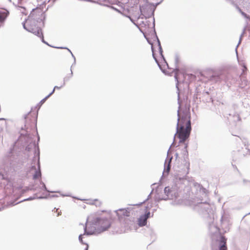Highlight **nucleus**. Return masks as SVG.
I'll return each mask as SVG.
<instances>
[{"instance_id":"20e7f679","label":"nucleus","mask_w":250,"mask_h":250,"mask_svg":"<svg viewBox=\"0 0 250 250\" xmlns=\"http://www.w3.org/2000/svg\"><path fill=\"white\" fill-rule=\"evenodd\" d=\"M164 192L167 197L162 198V200L173 199L178 197L177 190L172 188H170L169 187L165 188Z\"/></svg>"},{"instance_id":"ddd939ff","label":"nucleus","mask_w":250,"mask_h":250,"mask_svg":"<svg viewBox=\"0 0 250 250\" xmlns=\"http://www.w3.org/2000/svg\"><path fill=\"white\" fill-rule=\"evenodd\" d=\"M129 224L130 225L129 229L130 230H133V229H136V224L135 222L133 221H129Z\"/></svg>"},{"instance_id":"f704fd0d","label":"nucleus","mask_w":250,"mask_h":250,"mask_svg":"<svg viewBox=\"0 0 250 250\" xmlns=\"http://www.w3.org/2000/svg\"><path fill=\"white\" fill-rule=\"evenodd\" d=\"M0 210H1V208H0Z\"/></svg>"},{"instance_id":"9b49d317","label":"nucleus","mask_w":250,"mask_h":250,"mask_svg":"<svg viewBox=\"0 0 250 250\" xmlns=\"http://www.w3.org/2000/svg\"><path fill=\"white\" fill-rule=\"evenodd\" d=\"M72 75H73V72H72V70L71 69V74H70V76H69L68 77L67 76V77H65V78H64L63 83L60 86H55L54 88L55 89H59L61 88L62 87H63L65 85V82L66 81H67L69 79V78L72 76Z\"/></svg>"},{"instance_id":"72a5a7b5","label":"nucleus","mask_w":250,"mask_h":250,"mask_svg":"<svg viewBox=\"0 0 250 250\" xmlns=\"http://www.w3.org/2000/svg\"><path fill=\"white\" fill-rule=\"evenodd\" d=\"M87 249H88V247H87V248L84 250H87Z\"/></svg>"},{"instance_id":"473e14b6","label":"nucleus","mask_w":250,"mask_h":250,"mask_svg":"<svg viewBox=\"0 0 250 250\" xmlns=\"http://www.w3.org/2000/svg\"><path fill=\"white\" fill-rule=\"evenodd\" d=\"M48 44H47V45L48 46H50V47H51V45H50L48 43H47Z\"/></svg>"},{"instance_id":"1a4fd4ad","label":"nucleus","mask_w":250,"mask_h":250,"mask_svg":"<svg viewBox=\"0 0 250 250\" xmlns=\"http://www.w3.org/2000/svg\"><path fill=\"white\" fill-rule=\"evenodd\" d=\"M117 215L119 218H122V216H129V208H120L116 211Z\"/></svg>"},{"instance_id":"bb28decb","label":"nucleus","mask_w":250,"mask_h":250,"mask_svg":"<svg viewBox=\"0 0 250 250\" xmlns=\"http://www.w3.org/2000/svg\"><path fill=\"white\" fill-rule=\"evenodd\" d=\"M112 8H113V9H114L115 10H116V11H118V12H119V13H120V12H121L119 10H118V9H116V8H114L113 7H112Z\"/></svg>"},{"instance_id":"f3484780","label":"nucleus","mask_w":250,"mask_h":250,"mask_svg":"<svg viewBox=\"0 0 250 250\" xmlns=\"http://www.w3.org/2000/svg\"><path fill=\"white\" fill-rule=\"evenodd\" d=\"M237 8L238 10V11H239V12L242 14V15H243L245 18H249L248 16H247V15L246 13H245L244 12H243L240 8H239L238 7H237Z\"/></svg>"},{"instance_id":"2f4dec72","label":"nucleus","mask_w":250,"mask_h":250,"mask_svg":"<svg viewBox=\"0 0 250 250\" xmlns=\"http://www.w3.org/2000/svg\"><path fill=\"white\" fill-rule=\"evenodd\" d=\"M57 195H52V197H57Z\"/></svg>"},{"instance_id":"f8f14e48","label":"nucleus","mask_w":250,"mask_h":250,"mask_svg":"<svg viewBox=\"0 0 250 250\" xmlns=\"http://www.w3.org/2000/svg\"><path fill=\"white\" fill-rule=\"evenodd\" d=\"M8 14V11L0 12V22L3 21L7 17Z\"/></svg>"},{"instance_id":"0eeeda50","label":"nucleus","mask_w":250,"mask_h":250,"mask_svg":"<svg viewBox=\"0 0 250 250\" xmlns=\"http://www.w3.org/2000/svg\"><path fill=\"white\" fill-rule=\"evenodd\" d=\"M171 146L169 147L167 153V158L165 161V168L164 172L163 173V175L165 176L167 175L170 170V163L171 161V160L172 159V157H170L169 156V150L170 149Z\"/></svg>"},{"instance_id":"c756f323","label":"nucleus","mask_w":250,"mask_h":250,"mask_svg":"<svg viewBox=\"0 0 250 250\" xmlns=\"http://www.w3.org/2000/svg\"><path fill=\"white\" fill-rule=\"evenodd\" d=\"M2 179H5V177H4L3 175H2Z\"/></svg>"},{"instance_id":"a211bd4d","label":"nucleus","mask_w":250,"mask_h":250,"mask_svg":"<svg viewBox=\"0 0 250 250\" xmlns=\"http://www.w3.org/2000/svg\"><path fill=\"white\" fill-rule=\"evenodd\" d=\"M151 48H152V52H153V57L154 59H155V61L157 63V64H158V65L159 66V67H160V69L163 71V72L164 73H165V71H164V70H163L162 69V67H161V66L159 65V63H158V61H157V60L156 58H155V56H154V53H153V47H151Z\"/></svg>"},{"instance_id":"423d86ee","label":"nucleus","mask_w":250,"mask_h":250,"mask_svg":"<svg viewBox=\"0 0 250 250\" xmlns=\"http://www.w3.org/2000/svg\"><path fill=\"white\" fill-rule=\"evenodd\" d=\"M199 207L204 210L206 211L208 214H211L213 212L214 206L213 205H211L207 202H198Z\"/></svg>"},{"instance_id":"4be33fe9","label":"nucleus","mask_w":250,"mask_h":250,"mask_svg":"<svg viewBox=\"0 0 250 250\" xmlns=\"http://www.w3.org/2000/svg\"><path fill=\"white\" fill-rule=\"evenodd\" d=\"M49 98L48 96H47L46 97H45L44 99H43L41 101V104H42L46 100V99Z\"/></svg>"},{"instance_id":"4468645a","label":"nucleus","mask_w":250,"mask_h":250,"mask_svg":"<svg viewBox=\"0 0 250 250\" xmlns=\"http://www.w3.org/2000/svg\"><path fill=\"white\" fill-rule=\"evenodd\" d=\"M40 188L41 189L46 190L48 192H50L49 191L47 190V188L45 187V184L41 180H40Z\"/></svg>"},{"instance_id":"f03ea898","label":"nucleus","mask_w":250,"mask_h":250,"mask_svg":"<svg viewBox=\"0 0 250 250\" xmlns=\"http://www.w3.org/2000/svg\"><path fill=\"white\" fill-rule=\"evenodd\" d=\"M95 225L97 227V231L96 229L89 230L87 229L86 226H83L84 232L83 234H81L79 236V240L82 244H84L83 242L82 237L83 235H90L96 234L97 232H101L105 231L110 227L111 223L110 220L107 218H97L95 222Z\"/></svg>"},{"instance_id":"9d476101","label":"nucleus","mask_w":250,"mask_h":250,"mask_svg":"<svg viewBox=\"0 0 250 250\" xmlns=\"http://www.w3.org/2000/svg\"><path fill=\"white\" fill-rule=\"evenodd\" d=\"M188 173V172L185 170L183 173L182 176H180L179 174H177L176 175H175L176 182H183L184 181L186 180V177L187 176Z\"/></svg>"},{"instance_id":"c85d7f7f","label":"nucleus","mask_w":250,"mask_h":250,"mask_svg":"<svg viewBox=\"0 0 250 250\" xmlns=\"http://www.w3.org/2000/svg\"><path fill=\"white\" fill-rule=\"evenodd\" d=\"M128 17L129 18V19L132 22H133L132 19L130 17L128 16Z\"/></svg>"},{"instance_id":"412c9836","label":"nucleus","mask_w":250,"mask_h":250,"mask_svg":"<svg viewBox=\"0 0 250 250\" xmlns=\"http://www.w3.org/2000/svg\"><path fill=\"white\" fill-rule=\"evenodd\" d=\"M244 32V30L243 31V33L241 34V36H240V39H239V43H238V45H237L236 48V49H235V50H236V53H237V47H238V45H239V44L240 43V42H241V39H242V36H243V35Z\"/></svg>"},{"instance_id":"5701e85b","label":"nucleus","mask_w":250,"mask_h":250,"mask_svg":"<svg viewBox=\"0 0 250 250\" xmlns=\"http://www.w3.org/2000/svg\"><path fill=\"white\" fill-rule=\"evenodd\" d=\"M179 62V57L177 55L175 56V62L176 63H178Z\"/></svg>"},{"instance_id":"7ed1b4c3","label":"nucleus","mask_w":250,"mask_h":250,"mask_svg":"<svg viewBox=\"0 0 250 250\" xmlns=\"http://www.w3.org/2000/svg\"><path fill=\"white\" fill-rule=\"evenodd\" d=\"M26 23H23V28L29 32H31L40 37L42 39V42L46 44H48L47 42H45L43 39L42 33L41 29L37 25V23L39 22V21L35 20L33 18V16L30 15L28 19L25 21Z\"/></svg>"},{"instance_id":"6e6552de","label":"nucleus","mask_w":250,"mask_h":250,"mask_svg":"<svg viewBox=\"0 0 250 250\" xmlns=\"http://www.w3.org/2000/svg\"><path fill=\"white\" fill-rule=\"evenodd\" d=\"M146 212L145 215L141 216L138 219V225L140 227H143L146 224V221L147 218L149 217L150 215V212L148 211V207L146 208Z\"/></svg>"},{"instance_id":"aec40b11","label":"nucleus","mask_w":250,"mask_h":250,"mask_svg":"<svg viewBox=\"0 0 250 250\" xmlns=\"http://www.w3.org/2000/svg\"><path fill=\"white\" fill-rule=\"evenodd\" d=\"M43 198V197H42V196H40V197L36 196V197H29V198H28L27 199H25L24 200H31L34 199L35 198L42 199Z\"/></svg>"},{"instance_id":"6ab92c4d","label":"nucleus","mask_w":250,"mask_h":250,"mask_svg":"<svg viewBox=\"0 0 250 250\" xmlns=\"http://www.w3.org/2000/svg\"><path fill=\"white\" fill-rule=\"evenodd\" d=\"M58 48H64V49H66L68 50V51L71 53L72 56L74 58V63H75L76 62V60H75V58L74 57V56L73 55V54H72V53L71 52V51L67 48L66 47H64V48H63V47H57Z\"/></svg>"},{"instance_id":"f257e3e1","label":"nucleus","mask_w":250,"mask_h":250,"mask_svg":"<svg viewBox=\"0 0 250 250\" xmlns=\"http://www.w3.org/2000/svg\"><path fill=\"white\" fill-rule=\"evenodd\" d=\"M178 103L180 104L179 101ZM180 108V104L179 109ZM178 119L176 126V134H178L180 142H184L189 137L191 131V123L190 113L187 110L183 112V114L180 115L179 109L177 111Z\"/></svg>"},{"instance_id":"b1692460","label":"nucleus","mask_w":250,"mask_h":250,"mask_svg":"<svg viewBox=\"0 0 250 250\" xmlns=\"http://www.w3.org/2000/svg\"><path fill=\"white\" fill-rule=\"evenodd\" d=\"M55 90V89L54 88L53 90L51 91V92L48 95H47L48 97H49L54 92Z\"/></svg>"},{"instance_id":"39448f33","label":"nucleus","mask_w":250,"mask_h":250,"mask_svg":"<svg viewBox=\"0 0 250 250\" xmlns=\"http://www.w3.org/2000/svg\"><path fill=\"white\" fill-rule=\"evenodd\" d=\"M30 173L33 175V179L36 180L41 177V172L40 169L39 157H37V166H32L30 169Z\"/></svg>"},{"instance_id":"7c9ffc66","label":"nucleus","mask_w":250,"mask_h":250,"mask_svg":"<svg viewBox=\"0 0 250 250\" xmlns=\"http://www.w3.org/2000/svg\"><path fill=\"white\" fill-rule=\"evenodd\" d=\"M143 203H141L140 204H136L135 205H137V206H140Z\"/></svg>"},{"instance_id":"a878e982","label":"nucleus","mask_w":250,"mask_h":250,"mask_svg":"<svg viewBox=\"0 0 250 250\" xmlns=\"http://www.w3.org/2000/svg\"><path fill=\"white\" fill-rule=\"evenodd\" d=\"M246 69H247L246 66L245 65H243V72H244L245 71V70H246Z\"/></svg>"},{"instance_id":"2eb2a0df","label":"nucleus","mask_w":250,"mask_h":250,"mask_svg":"<svg viewBox=\"0 0 250 250\" xmlns=\"http://www.w3.org/2000/svg\"><path fill=\"white\" fill-rule=\"evenodd\" d=\"M158 46H159V53H160V54L161 55V56H162V57L164 58V56L162 54V52H163V51H162V47L161 46V44H160V41L159 40H158Z\"/></svg>"},{"instance_id":"cd10ccee","label":"nucleus","mask_w":250,"mask_h":250,"mask_svg":"<svg viewBox=\"0 0 250 250\" xmlns=\"http://www.w3.org/2000/svg\"><path fill=\"white\" fill-rule=\"evenodd\" d=\"M221 221L222 222V223H223V216L222 217V219L221 220Z\"/></svg>"},{"instance_id":"dca6fc26","label":"nucleus","mask_w":250,"mask_h":250,"mask_svg":"<svg viewBox=\"0 0 250 250\" xmlns=\"http://www.w3.org/2000/svg\"><path fill=\"white\" fill-rule=\"evenodd\" d=\"M174 77H175V79L176 81H177L176 86V88H177L178 91H179V88H178V83H179V82L178 81L177 75L176 74H175ZM178 99H179V92H178Z\"/></svg>"},{"instance_id":"393cba45","label":"nucleus","mask_w":250,"mask_h":250,"mask_svg":"<svg viewBox=\"0 0 250 250\" xmlns=\"http://www.w3.org/2000/svg\"><path fill=\"white\" fill-rule=\"evenodd\" d=\"M181 203V202H180L179 201L178 202H176V201H175L174 203L173 204H175V205H178V204H180Z\"/></svg>"}]
</instances>
